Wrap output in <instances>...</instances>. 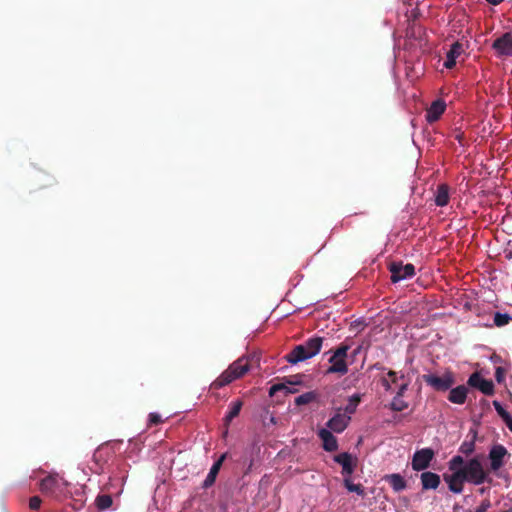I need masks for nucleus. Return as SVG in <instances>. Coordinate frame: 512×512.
<instances>
[{
    "mask_svg": "<svg viewBox=\"0 0 512 512\" xmlns=\"http://www.w3.org/2000/svg\"><path fill=\"white\" fill-rule=\"evenodd\" d=\"M258 361L259 359L256 355L237 359L220 374V376L211 384V387L214 389H220L230 384L232 381L241 378L252 368L253 363L258 364Z\"/></svg>",
    "mask_w": 512,
    "mask_h": 512,
    "instance_id": "1",
    "label": "nucleus"
},
{
    "mask_svg": "<svg viewBox=\"0 0 512 512\" xmlns=\"http://www.w3.org/2000/svg\"><path fill=\"white\" fill-rule=\"evenodd\" d=\"M323 340V337L313 336L303 344L295 346L285 358L292 364L310 359L320 352Z\"/></svg>",
    "mask_w": 512,
    "mask_h": 512,
    "instance_id": "2",
    "label": "nucleus"
},
{
    "mask_svg": "<svg viewBox=\"0 0 512 512\" xmlns=\"http://www.w3.org/2000/svg\"><path fill=\"white\" fill-rule=\"evenodd\" d=\"M459 470L464 474L466 481L474 485L492 482V478L489 477L488 472L482 465L480 456L468 460L463 468Z\"/></svg>",
    "mask_w": 512,
    "mask_h": 512,
    "instance_id": "3",
    "label": "nucleus"
},
{
    "mask_svg": "<svg viewBox=\"0 0 512 512\" xmlns=\"http://www.w3.org/2000/svg\"><path fill=\"white\" fill-rule=\"evenodd\" d=\"M69 483L58 475H49L41 480L40 491L54 499L61 500L68 496Z\"/></svg>",
    "mask_w": 512,
    "mask_h": 512,
    "instance_id": "4",
    "label": "nucleus"
},
{
    "mask_svg": "<svg viewBox=\"0 0 512 512\" xmlns=\"http://www.w3.org/2000/svg\"><path fill=\"white\" fill-rule=\"evenodd\" d=\"M349 349L350 345L342 343L333 351V354L329 358V363L331 365L326 371L327 374L336 373L339 375H345L348 372L346 357Z\"/></svg>",
    "mask_w": 512,
    "mask_h": 512,
    "instance_id": "5",
    "label": "nucleus"
},
{
    "mask_svg": "<svg viewBox=\"0 0 512 512\" xmlns=\"http://www.w3.org/2000/svg\"><path fill=\"white\" fill-rule=\"evenodd\" d=\"M423 381L437 392H446L455 384V377L452 372H445L439 376L434 373L422 375Z\"/></svg>",
    "mask_w": 512,
    "mask_h": 512,
    "instance_id": "6",
    "label": "nucleus"
},
{
    "mask_svg": "<svg viewBox=\"0 0 512 512\" xmlns=\"http://www.w3.org/2000/svg\"><path fill=\"white\" fill-rule=\"evenodd\" d=\"M389 271L393 283L412 278L415 275V267L411 263L403 265L402 262H392L389 265Z\"/></svg>",
    "mask_w": 512,
    "mask_h": 512,
    "instance_id": "7",
    "label": "nucleus"
},
{
    "mask_svg": "<svg viewBox=\"0 0 512 512\" xmlns=\"http://www.w3.org/2000/svg\"><path fill=\"white\" fill-rule=\"evenodd\" d=\"M434 456L435 453L431 448H423L417 450L412 458V469L414 471H423L427 469L430 466Z\"/></svg>",
    "mask_w": 512,
    "mask_h": 512,
    "instance_id": "8",
    "label": "nucleus"
},
{
    "mask_svg": "<svg viewBox=\"0 0 512 512\" xmlns=\"http://www.w3.org/2000/svg\"><path fill=\"white\" fill-rule=\"evenodd\" d=\"M492 49L499 57L512 56V34L506 32L496 38L492 43Z\"/></svg>",
    "mask_w": 512,
    "mask_h": 512,
    "instance_id": "9",
    "label": "nucleus"
},
{
    "mask_svg": "<svg viewBox=\"0 0 512 512\" xmlns=\"http://www.w3.org/2000/svg\"><path fill=\"white\" fill-rule=\"evenodd\" d=\"M351 421V417L342 412V408L336 410L335 415L330 418L326 426L331 432L341 433L343 432Z\"/></svg>",
    "mask_w": 512,
    "mask_h": 512,
    "instance_id": "10",
    "label": "nucleus"
},
{
    "mask_svg": "<svg viewBox=\"0 0 512 512\" xmlns=\"http://www.w3.org/2000/svg\"><path fill=\"white\" fill-rule=\"evenodd\" d=\"M509 456L508 450L501 444L492 446L488 457L490 460V468L492 471H498L504 465V459Z\"/></svg>",
    "mask_w": 512,
    "mask_h": 512,
    "instance_id": "11",
    "label": "nucleus"
},
{
    "mask_svg": "<svg viewBox=\"0 0 512 512\" xmlns=\"http://www.w3.org/2000/svg\"><path fill=\"white\" fill-rule=\"evenodd\" d=\"M467 384L471 387L477 388L483 394L488 396L493 395L495 392L492 380H487L481 377V375L478 372L472 373L469 376Z\"/></svg>",
    "mask_w": 512,
    "mask_h": 512,
    "instance_id": "12",
    "label": "nucleus"
},
{
    "mask_svg": "<svg viewBox=\"0 0 512 512\" xmlns=\"http://www.w3.org/2000/svg\"><path fill=\"white\" fill-rule=\"evenodd\" d=\"M334 461L342 466L341 474L345 477H350L356 466L357 459L353 458L348 452H343L334 456Z\"/></svg>",
    "mask_w": 512,
    "mask_h": 512,
    "instance_id": "13",
    "label": "nucleus"
},
{
    "mask_svg": "<svg viewBox=\"0 0 512 512\" xmlns=\"http://www.w3.org/2000/svg\"><path fill=\"white\" fill-rule=\"evenodd\" d=\"M302 384L301 375H293L284 378L283 383L274 384L269 389L270 396L275 395L278 391L285 390L287 393H296V389H291L289 386Z\"/></svg>",
    "mask_w": 512,
    "mask_h": 512,
    "instance_id": "14",
    "label": "nucleus"
},
{
    "mask_svg": "<svg viewBox=\"0 0 512 512\" xmlns=\"http://www.w3.org/2000/svg\"><path fill=\"white\" fill-rule=\"evenodd\" d=\"M114 454V450L109 445L104 444L99 446L93 454V461L97 465V471H102L104 465Z\"/></svg>",
    "mask_w": 512,
    "mask_h": 512,
    "instance_id": "15",
    "label": "nucleus"
},
{
    "mask_svg": "<svg viewBox=\"0 0 512 512\" xmlns=\"http://www.w3.org/2000/svg\"><path fill=\"white\" fill-rule=\"evenodd\" d=\"M444 480L447 482L449 490L453 493H461L464 482H467L464 474L459 469L450 475H444Z\"/></svg>",
    "mask_w": 512,
    "mask_h": 512,
    "instance_id": "16",
    "label": "nucleus"
},
{
    "mask_svg": "<svg viewBox=\"0 0 512 512\" xmlns=\"http://www.w3.org/2000/svg\"><path fill=\"white\" fill-rule=\"evenodd\" d=\"M318 436L323 442V449L327 452H333L338 449L337 438L328 429L322 428L318 431Z\"/></svg>",
    "mask_w": 512,
    "mask_h": 512,
    "instance_id": "17",
    "label": "nucleus"
},
{
    "mask_svg": "<svg viewBox=\"0 0 512 512\" xmlns=\"http://www.w3.org/2000/svg\"><path fill=\"white\" fill-rule=\"evenodd\" d=\"M423 490H435L441 483L440 476L434 472L425 471L420 475Z\"/></svg>",
    "mask_w": 512,
    "mask_h": 512,
    "instance_id": "18",
    "label": "nucleus"
},
{
    "mask_svg": "<svg viewBox=\"0 0 512 512\" xmlns=\"http://www.w3.org/2000/svg\"><path fill=\"white\" fill-rule=\"evenodd\" d=\"M446 109V104L442 100L434 101L426 112V120L429 123L437 121Z\"/></svg>",
    "mask_w": 512,
    "mask_h": 512,
    "instance_id": "19",
    "label": "nucleus"
},
{
    "mask_svg": "<svg viewBox=\"0 0 512 512\" xmlns=\"http://www.w3.org/2000/svg\"><path fill=\"white\" fill-rule=\"evenodd\" d=\"M468 388L465 385H459L449 389L448 400L451 403L462 405L467 399Z\"/></svg>",
    "mask_w": 512,
    "mask_h": 512,
    "instance_id": "20",
    "label": "nucleus"
},
{
    "mask_svg": "<svg viewBox=\"0 0 512 512\" xmlns=\"http://www.w3.org/2000/svg\"><path fill=\"white\" fill-rule=\"evenodd\" d=\"M225 458H226V454H223L220 456V458L216 462H214V464L210 468V471L202 484V487L204 489L211 487L215 483L216 477L221 469V466H222Z\"/></svg>",
    "mask_w": 512,
    "mask_h": 512,
    "instance_id": "21",
    "label": "nucleus"
},
{
    "mask_svg": "<svg viewBox=\"0 0 512 512\" xmlns=\"http://www.w3.org/2000/svg\"><path fill=\"white\" fill-rule=\"evenodd\" d=\"M463 52V46L459 42H455L451 45V48L447 52L446 60L444 62V67L447 69H452L456 65V59Z\"/></svg>",
    "mask_w": 512,
    "mask_h": 512,
    "instance_id": "22",
    "label": "nucleus"
},
{
    "mask_svg": "<svg viewBox=\"0 0 512 512\" xmlns=\"http://www.w3.org/2000/svg\"><path fill=\"white\" fill-rule=\"evenodd\" d=\"M384 480L390 484L395 492H400L406 489V480L398 473L388 474Z\"/></svg>",
    "mask_w": 512,
    "mask_h": 512,
    "instance_id": "23",
    "label": "nucleus"
},
{
    "mask_svg": "<svg viewBox=\"0 0 512 512\" xmlns=\"http://www.w3.org/2000/svg\"><path fill=\"white\" fill-rule=\"evenodd\" d=\"M449 202V187L446 184H440L435 193V204L439 207L446 206Z\"/></svg>",
    "mask_w": 512,
    "mask_h": 512,
    "instance_id": "24",
    "label": "nucleus"
},
{
    "mask_svg": "<svg viewBox=\"0 0 512 512\" xmlns=\"http://www.w3.org/2000/svg\"><path fill=\"white\" fill-rule=\"evenodd\" d=\"M361 402V396L354 394L349 397L347 405L342 409V412L351 417L356 412V409Z\"/></svg>",
    "mask_w": 512,
    "mask_h": 512,
    "instance_id": "25",
    "label": "nucleus"
},
{
    "mask_svg": "<svg viewBox=\"0 0 512 512\" xmlns=\"http://www.w3.org/2000/svg\"><path fill=\"white\" fill-rule=\"evenodd\" d=\"M95 504L99 510H106L112 506L113 500L110 494H99L95 499Z\"/></svg>",
    "mask_w": 512,
    "mask_h": 512,
    "instance_id": "26",
    "label": "nucleus"
},
{
    "mask_svg": "<svg viewBox=\"0 0 512 512\" xmlns=\"http://www.w3.org/2000/svg\"><path fill=\"white\" fill-rule=\"evenodd\" d=\"M242 401L237 400L230 404V410L225 416V422L229 424L235 417H237L241 411L242 408Z\"/></svg>",
    "mask_w": 512,
    "mask_h": 512,
    "instance_id": "27",
    "label": "nucleus"
},
{
    "mask_svg": "<svg viewBox=\"0 0 512 512\" xmlns=\"http://www.w3.org/2000/svg\"><path fill=\"white\" fill-rule=\"evenodd\" d=\"M343 484L349 492H355L356 494H358L360 496L365 495L364 487L361 484H354L350 480V477H345L343 480Z\"/></svg>",
    "mask_w": 512,
    "mask_h": 512,
    "instance_id": "28",
    "label": "nucleus"
},
{
    "mask_svg": "<svg viewBox=\"0 0 512 512\" xmlns=\"http://www.w3.org/2000/svg\"><path fill=\"white\" fill-rule=\"evenodd\" d=\"M409 406L408 402L402 400V397L394 396L391 403L389 404V408L395 412H401L407 409Z\"/></svg>",
    "mask_w": 512,
    "mask_h": 512,
    "instance_id": "29",
    "label": "nucleus"
},
{
    "mask_svg": "<svg viewBox=\"0 0 512 512\" xmlns=\"http://www.w3.org/2000/svg\"><path fill=\"white\" fill-rule=\"evenodd\" d=\"M465 461H464V458L460 455H456V456H453L448 465H449V470L452 471V472H455L457 471L458 469H461L463 468V466L465 465Z\"/></svg>",
    "mask_w": 512,
    "mask_h": 512,
    "instance_id": "30",
    "label": "nucleus"
},
{
    "mask_svg": "<svg viewBox=\"0 0 512 512\" xmlns=\"http://www.w3.org/2000/svg\"><path fill=\"white\" fill-rule=\"evenodd\" d=\"M316 398V395L314 392H307L304 394L299 395L295 398V404L298 406L306 405L311 403Z\"/></svg>",
    "mask_w": 512,
    "mask_h": 512,
    "instance_id": "31",
    "label": "nucleus"
},
{
    "mask_svg": "<svg viewBox=\"0 0 512 512\" xmlns=\"http://www.w3.org/2000/svg\"><path fill=\"white\" fill-rule=\"evenodd\" d=\"M512 320V317L508 314H502V313H495L494 315V324L497 327H502L504 325H507Z\"/></svg>",
    "mask_w": 512,
    "mask_h": 512,
    "instance_id": "32",
    "label": "nucleus"
},
{
    "mask_svg": "<svg viewBox=\"0 0 512 512\" xmlns=\"http://www.w3.org/2000/svg\"><path fill=\"white\" fill-rule=\"evenodd\" d=\"M474 450H475L474 440L464 441V442H462V444L459 447V452H461L462 454H464L466 456L472 454L474 452Z\"/></svg>",
    "mask_w": 512,
    "mask_h": 512,
    "instance_id": "33",
    "label": "nucleus"
},
{
    "mask_svg": "<svg viewBox=\"0 0 512 512\" xmlns=\"http://www.w3.org/2000/svg\"><path fill=\"white\" fill-rule=\"evenodd\" d=\"M387 376L389 377L391 384H395V385L398 384L399 380H402V381L405 380L404 374L398 375V372H396L394 370H389L387 372Z\"/></svg>",
    "mask_w": 512,
    "mask_h": 512,
    "instance_id": "34",
    "label": "nucleus"
},
{
    "mask_svg": "<svg viewBox=\"0 0 512 512\" xmlns=\"http://www.w3.org/2000/svg\"><path fill=\"white\" fill-rule=\"evenodd\" d=\"M505 377H506V369L501 366L496 367V369H495L496 381L501 384L505 381Z\"/></svg>",
    "mask_w": 512,
    "mask_h": 512,
    "instance_id": "35",
    "label": "nucleus"
},
{
    "mask_svg": "<svg viewBox=\"0 0 512 512\" xmlns=\"http://www.w3.org/2000/svg\"><path fill=\"white\" fill-rule=\"evenodd\" d=\"M162 421L163 420H162L160 414L155 413V412L149 414V418H148L149 426L158 425V424L162 423Z\"/></svg>",
    "mask_w": 512,
    "mask_h": 512,
    "instance_id": "36",
    "label": "nucleus"
},
{
    "mask_svg": "<svg viewBox=\"0 0 512 512\" xmlns=\"http://www.w3.org/2000/svg\"><path fill=\"white\" fill-rule=\"evenodd\" d=\"M41 503H42V500H41V498H40V497H38V496H33V497H31V498H30V500H29V508H30L31 510H37V509H39V508H40Z\"/></svg>",
    "mask_w": 512,
    "mask_h": 512,
    "instance_id": "37",
    "label": "nucleus"
},
{
    "mask_svg": "<svg viewBox=\"0 0 512 512\" xmlns=\"http://www.w3.org/2000/svg\"><path fill=\"white\" fill-rule=\"evenodd\" d=\"M408 386H409V381L408 380H404L399 386H398V390L396 392V395L397 397H403L405 392L408 390Z\"/></svg>",
    "mask_w": 512,
    "mask_h": 512,
    "instance_id": "38",
    "label": "nucleus"
},
{
    "mask_svg": "<svg viewBox=\"0 0 512 512\" xmlns=\"http://www.w3.org/2000/svg\"><path fill=\"white\" fill-rule=\"evenodd\" d=\"M491 507V502L488 499L482 501V503L475 509L474 512H486Z\"/></svg>",
    "mask_w": 512,
    "mask_h": 512,
    "instance_id": "39",
    "label": "nucleus"
},
{
    "mask_svg": "<svg viewBox=\"0 0 512 512\" xmlns=\"http://www.w3.org/2000/svg\"><path fill=\"white\" fill-rule=\"evenodd\" d=\"M118 469L122 473V475L119 478L121 489L118 491V493H120L122 491V487H123V485L125 483V480L127 478V474H126L127 472H126V470L124 468H122L120 466L118 467Z\"/></svg>",
    "mask_w": 512,
    "mask_h": 512,
    "instance_id": "40",
    "label": "nucleus"
},
{
    "mask_svg": "<svg viewBox=\"0 0 512 512\" xmlns=\"http://www.w3.org/2000/svg\"><path fill=\"white\" fill-rule=\"evenodd\" d=\"M455 140L459 142L460 145H464V133L461 131H455L453 134Z\"/></svg>",
    "mask_w": 512,
    "mask_h": 512,
    "instance_id": "41",
    "label": "nucleus"
},
{
    "mask_svg": "<svg viewBox=\"0 0 512 512\" xmlns=\"http://www.w3.org/2000/svg\"><path fill=\"white\" fill-rule=\"evenodd\" d=\"M493 406H494V408H495V410H496L498 415H501V413L505 411V409L503 408L501 403L496 401V400L493 401Z\"/></svg>",
    "mask_w": 512,
    "mask_h": 512,
    "instance_id": "42",
    "label": "nucleus"
},
{
    "mask_svg": "<svg viewBox=\"0 0 512 512\" xmlns=\"http://www.w3.org/2000/svg\"><path fill=\"white\" fill-rule=\"evenodd\" d=\"M381 383H382V386L384 387V389H385L386 391H390V390H392V384H391L390 380H388V379H386V378H383V379L381 380Z\"/></svg>",
    "mask_w": 512,
    "mask_h": 512,
    "instance_id": "43",
    "label": "nucleus"
},
{
    "mask_svg": "<svg viewBox=\"0 0 512 512\" xmlns=\"http://www.w3.org/2000/svg\"><path fill=\"white\" fill-rule=\"evenodd\" d=\"M453 512H472L470 509H466L459 504H455L453 507Z\"/></svg>",
    "mask_w": 512,
    "mask_h": 512,
    "instance_id": "44",
    "label": "nucleus"
},
{
    "mask_svg": "<svg viewBox=\"0 0 512 512\" xmlns=\"http://www.w3.org/2000/svg\"><path fill=\"white\" fill-rule=\"evenodd\" d=\"M501 417V419L505 422L507 421L510 417H512V415L507 412L506 410L504 412L501 413V415H499Z\"/></svg>",
    "mask_w": 512,
    "mask_h": 512,
    "instance_id": "45",
    "label": "nucleus"
},
{
    "mask_svg": "<svg viewBox=\"0 0 512 512\" xmlns=\"http://www.w3.org/2000/svg\"><path fill=\"white\" fill-rule=\"evenodd\" d=\"M501 417V419L505 422L507 421L510 417H512V415L507 412L506 410L504 412L501 413V415H499Z\"/></svg>",
    "mask_w": 512,
    "mask_h": 512,
    "instance_id": "46",
    "label": "nucleus"
},
{
    "mask_svg": "<svg viewBox=\"0 0 512 512\" xmlns=\"http://www.w3.org/2000/svg\"><path fill=\"white\" fill-rule=\"evenodd\" d=\"M489 4L491 5H499L500 3H502L504 0H486Z\"/></svg>",
    "mask_w": 512,
    "mask_h": 512,
    "instance_id": "47",
    "label": "nucleus"
},
{
    "mask_svg": "<svg viewBox=\"0 0 512 512\" xmlns=\"http://www.w3.org/2000/svg\"><path fill=\"white\" fill-rule=\"evenodd\" d=\"M505 424L508 427V429L512 432V416L507 421H505Z\"/></svg>",
    "mask_w": 512,
    "mask_h": 512,
    "instance_id": "48",
    "label": "nucleus"
},
{
    "mask_svg": "<svg viewBox=\"0 0 512 512\" xmlns=\"http://www.w3.org/2000/svg\"><path fill=\"white\" fill-rule=\"evenodd\" d=\"M50 178H51V181H50V183L48 185H52L54 183V181H55V179L53 177H50Z\"/></svg>",
    "mask_w": 512,
    "mask_h": 512,
    "instance_id": "49",
    "label": "nucleus"
},
{
    "mask_svg": "<svg viewBox=\"0 0 512 512\" xmlns=\"http://www.w3.org/2000/svg\"><path fill=\"white\" fill-rule=\"evenodd\" d=\"M113 480H114V478H112V477H111V478H110V482H109V484H108V485H112V481H113Z\"/></svg>",
    "mask_w": 512,
    "mask_h": 512,
    "instance_id": "50",
    "label": "nucleus"
},
{
    "mask_svg": "<svg viewBox=\"0 0 512 512\" xmlns=\"http://www.w3.org/2000/svg\"><path fill=\"white\" fill-rule=\"evenodd\" d=\"M504 512H512V507L508 510H505Z\"/></svg>",
    "mask_w": 512,
    "mask_h": 512,
    "instance_id": "51",
    "label": "nucleus"
}]
</instances>
